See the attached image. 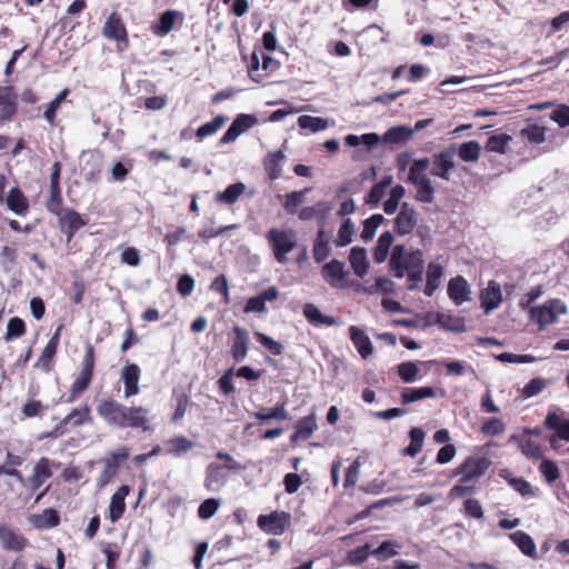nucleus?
<instances>
[{"label": "nucleus", "instance_id": "864d4df0", "mask_svg": "<svg viewBox=\"0 0 569 569\" xmlns=\"http://www.w3.org/2000/svg\"><path fill=\"white\" fill-rule=\"evenodd\" d=\"M226 120H227L226 117L217 116L211 121L206 122L204 124L200 126L197 129L196 136L199 139H204V138H207L209 136L214 134L217 131H219L222 128V126L224 124Z\"/></svg>", "mask_w": 569, "mask_h": 569}, {"label": "nucleus", "instance_id": "6e6d98bb", "mask_svg": "<svg viewBox=\"0 0 569 569\" xmlns=\"http://www.w3.org/2000/svg\"><path fill=\"white\" fill-rule=\"evenodd\" d=\"M355 234V224L350 219H346L340 226L338 238L335 241L337 247H346L352 242Z\"/></svg>", "mask_w": 569, "mask_h": 569}, {"label": "nucleus", "instance_id": "3c124183", "mask_svg": "<svg viewBox=\"0 0 569 569\" xmlns=\"http://www.w3.org/2000/svg\"><path fill=\"white\" fill-rule=\"evenodd\" d=\"M409 436L411 439L410 445L405 449V453L415 457L418 452H420L423 440H425V431L421 428L413 427L409 431Z\"/></svg>", "mask_w": 569, "mask_h": 569}, {"label": "nucleus", "instance_id": "37998d69", "mask_svg": "<svg viewBox=\"0 0 569 569\" xmlns=\"http://www.w3.org/2000/svg\"><path fill=\"white\" fill-rule=\"evenodd\" d=\"M246 187L242 182H237L228 186L223 191L216 194V200L224 204H233L238 201L239 197L243 193Z\"/></svg>", "mask_w": 569, "mask_h": 569}, {"label": "nucleus", "instance_id": "e2e57ef3", "mask_svg": "<svg viewBox=\"0 0 569 569\" xmlns=\"http://www.w3.org/2000/svg\"><path fill=\"white\" fill-rule=\"evenodd\" d=\"M26 332L24 321L18 317L11 318L7 323V332L4 336L6 341H10L14 338H20Z\"/></svg>", "mask_w": 569, "mask_h": 569}, {"label": "nucleus", "instance_id": "bb28decb", "mask_svg": "<svg viewBox=\"0 0 569 569\" xmlns=\"http://www.w3.org/2000/svg\"><path fill=\"white\" fill-rule=\"evenodd\" d=\"M102 159L99 153L89 152L84 154V162L82 166V174L84 179L89 182H94L99 180V174L101 172Z\"/></svg>", "mask_w": 569, "mask_h": 569}, {"label": "nucleus", "instance_id": "c03bdc74", "mask_svg": "<svg viewBox=\"0 0 569 569\" xmlns=\"http://www.w3.org/2000/svg\"><path fill=\"white\" fill-rule=\"evenodd\" d=\"M419 367L415 361H405L397 366V372L401 381L405 383H412L419 378Z\"/></svg>", "mask_w": 569, "mask_h": 569}, {"label": "nucleus", "instance_id": "8fccbe9b", "mask_svg": "<svg viewBox=\"0 0 569 569\" xmlns=\"http://www.w3.org/2000/svg\"><path fill=\"white\" fill-rule=\"evenodd\" d=\"M385 221L382 214H372L370 218L363 221V228L361 231V239L365 242L371 241L377 232L378 227Z\"/></svg>", "mask_w": 569, "mask_h": 569}, {"label": "nucleus", "instance_id": "49530a36", "mask_svg": "<svg viewBox=\"0 0 569 569\" xmlns=\"http://www.w3.org/2000/svg\"><path fill=\"white\" fill-rule=\"evenodd\" d=\"M406 194V189L401 184H397L391 188L389 198L383 203V211L387 214H392L397 211L401 199Z\"/></svg>", "mask_w": 569, "mask_h": 569}, {"label": "nucleus", "instance_id": "de8ad7c7", "mask_svg": "<svg viewBox=\"0 0 569 569\" xmlns=\"http://www.w3.org/2000/svg\"><path fill=\"white\" fill-rule=\"evenodd\" d=\"M168 445L170 448L167 453L180 457L193 448V442L184 436H177L169 439Z\"/></svg>", "mask_w": 569, "mask_h": 569}, {"label": "nucleus", "instance_id": "4468645a", "mask_svg": "<svg viewBox=\"0 0 569 569\" xmlns=\"http://www.w3.org/2000/svg\"><path fill=\"white\" fill-rule=\"evenodd\" d=\"M90 421H91V410L87 405H84L83 407L76 408L70 413H68L61 420L60 425L53 429L51 435L54 437H59L63 433L64 426L71 425L72 427H80Z\"/></svg>", "mask_w": 569, "mask_h": 569}, {"label": "nucleus", "instance_id": "a19ab883", "mask_svg": "<svg viewBox=\"0 0 569 569\" xmlns=\"http://www.w3.org/2000/svg\"><path fill=\"white\" fill-rule=\"evenodd\" d=\"M330 251L329 236L323 229H320L313 244V258L317 262H321L329 257Z\"/></svg>", "mask_w": 569, "mask_h": 569}, {"label": "nucleus", "instance_id": "cd10ccee", "mask_svg": "<svg viewBox=\"0 0 569 569\" xmlns=\"http://www.w3.org/2000/svg\"><path fill=\"white\" fill-rule=\"evenodd\" d=\"M443 276V267L437 262H429L426 272V287L425 295L431 297L441 284V278Z\"/></svg>", "mask_w": 569, "mask_h": 569}, {"label": "nucleus", "instance_id": "9b49d317", "mask_svg": "<svg viewBox=\"0 0 569 569\" xmlns=\"http://www.w3.org/2000/svg\"><path fill=\"white\" fill-rule=\"evenodd\" d=\"M447 293L456 306H461L470 300L471 289L462 276H457L449 280Z\"/></svg>", "mask_w": 569, "mask_h": 569}, {"label": "nucleus", "instance_id": "1a4fd4ad", "mask_svg": "<svg viewBox=\"0 0 569 569\" xmlns=\"http://www.w3.org/2000/svg\"><path fill=\"white\" fill-rule=\"evenodd\" d=\"M258 526L264 532L282 535L290 525V515L284 511H273L258 517Z\"/></svg>", "mask_w": 569, "mask_h": 569}, {"label": "nucleus", "instance_id": "4be33fe9", "mask_svg": "<svg viewBox=\"0 0 569 569\" xmlns=\"http://www.w3.org/2000/svg\"><path fill=\"white\" fill-rule=\"evenodd\" d=\"M349 333L353 346L363 359H367L372 355L373 347L371 340L362 329L358 328L357 326H351L349 328Z\"/></svg>", "mask_w": 569, "mask_h": 569}, {"label": "nucleus", "instance_id": "aec40b11", "mask_svg": "<svg viewBox=\"0 0 569 569\" xmlns=\"http://www.w3.org/2000/svg\"><path fill=\"white\" fill-rule=\"evenodd\" d=\"M233 332L234 339L232 341L230 352L236 361H242L247 357L249 350V333L240 326H234Z\"/></svg>", "mask_w": 569, "mask_h": 569}, {"label": "nucleus", "instance_id": "5701e85b", "mask_svg": "<svg viewBox=\"0 0 569 569\" xmlns=\"http://www.w3.org/2000/svg\"><path fill=\"white\" fill-rule=\"evenodd\" d=\"M51 461L42 457L33 467L32 476L29 478L30 489L36 491L39 489L49 478L52 477L50 469Z\"/></svg>", "mask_w": 569, "mask_h": 569}, {"label": "nucleus", "instance_id": "6e6552de", "mask_svg": "<svg viewBox=\"0 0 569 569\" xmlns=\"http://www.w3.org/2000/svg\"><path fill=\"white\" fill-rule=\"evenodd\" d=\"M124 408V405L113 399H103L98 403L97 412L107 425L120 428L123 422Z\"/></svg>", "mask_w": 569, "mask_h": 569}, {"label": "nucleus", "instance_id": "79ce46f5", "mask_svg": "<svg viewBox=\"0 0 569 569\" xmlns=\"http://www.w3.org/2000/svg\"><path fill=\"white\" fill-rule=\"evenodd\" d=\"M253 417L260 422H269L270 420H287L289 413L286 409V402L277 403L269 412L260 410L253 413Z\"/></svg>", "mask_w": 569, "mask_h": 569}, {"label": "nucleus", "instance_id": "69168bd1", "mask_svg": "<svg viewBox=\"0 0 569 569\" xmlns=\"http://www.w3.org/2000/svg\"><path fill=\"white\" fill-rule=\"evenodd\" d=\"M47 209L56 216H60L63 211L60 187H50V197L47 202Z\"/></svg>", "mask_w": 569, "mask_h": 569}, {"label": "nucleus", "instance_id": "680f3d73", "mask_svg": "<svg viewBox=\"0 0 569 569\" xmlns=\"http://www.w3.org/2000/svg\"><path fill=\"white\" fill-rule=\"evenodd\" d=\"M548 386V381L543 378L537 377L531 379L521 390V396L525 399H529L531 397L540 393Z\"/></svg>", "mask_w": 569, "mask_h": 569}, {"label": "nucleus", "instance_id": "39448f33", "mask_svg": "<svg viewBox=\"0 0 569 569\" xmlns=\"http://www.w3.org/2000/svg\"><path fill=\"white\" fill-rule=\"evenodd\" d=\"M455 144H451L448 148L435 153L430 159V161L432 162L430 174L449 181L450 172L455 168Z\"/></svg>", "mask_w": 569, "mask_h": 569}, {"label": "nucleus", "instance_id": "dca6fc26", "mask_svg": "<svg viewBox=\"0 0 569 569\" xmlns=\"http://www.w3.org/2000/svg\"><path fill=\"white\" fill-rule=\"evenodd\" d=\"M321 274L331 287L341 288L342 281L348 272L345 270L343 262L338 259H332L322 267Z\"/></svg>", "mask_w": 569, "mask_h": 569}, {"label": "nucleus", "instance_id": "9d476101", "mask_svg": "<svg viewBox=\"0 0 569 569\" xmlns=\"http://www.w3.org/2000/svg\"><path fill=\"white\" fill-rule=\"evenodd\" d=\"M149 410L144 407H127L124 408L123 422L120 429L132 428L148 431L149 428Z\"/></svg>", "mask_w": 569, "mask_h": 569}, {"label": "nucleus", "instance_id": "f8f14e48", "mask_svg": "<svg viewBox=\"0 0 569 569\" xmlns=\"http://www.w3.org/2000/svg\"><path fill=\"white\" fill-rule=\"evenodd\" d=\"M59 222L68 241H71L76 232L87 224V221L79 212L73 209H67L61 212Z\"/></svg>", "mask_w": 569, "mask_h": 569}, {"label": "nucleus", "instance_id": "f03ea898", "mask_svg": "<svg viewBox=\"0 0 569 569\" xmlns=\"http://www.w3.org/2000/svg\"><path fill=\"white\" fill-rule=\"evenodd\" d=\"M267 240L276 260L279 263H286L287 254L291 252L297 244V232L293 229L271 228L267 233Z\"/></svg>", "mask_w": 569, "mask_h": 569}, {"label": "nucleus", "instance_id": "c85d7f7f", "mask_svg": "<svg viewBox=\"0 0 569 569\" xmlns=\"http://www.w3.org/2000/svg\"><path fill=\"white\" fill-rule=\"evenodd\" d=\"M4 200L9 210L18 216H24L29 209L28 199L18 187L11 188Z\"/></svg>", "mask_w": 569, "mask_h": 569}, {"label": "nucleus", "instance_id": "f257e3e1", "mask_svg": "<svg viewBox=\"0 0 569 569\" xmlns=\"http://www.w3.org/2000/svg\"><path fill=\"white\" fill-rule=\"evenodd\" d=\"M430 163L428 157L415 159L408 170L407 181L416 188L415 199L418 202L432 203L435 201V187L426 172Z\"/></svg>", "mask_w": 569, "mask_h": 569}, {"label": "nucleus", "instance_id": "4d7b16f0", "mask_svg": "<svg viewBox=\"0 0 569 569\" xmlns=\"http://www.w3.org/2000/svg\"><path fill=\"white\" fill-rule=\"evenodd\" d=\"M510 141L511 137L509 134H495L488 139L486 149L491 152L506 153V148Z\"/></svg>", "mask_w": 569, "mask_h": 569}, {"label": "nucleus", "instance_id": "4c0bfd02", "mask_svg": "<svg viewBox=\"0 0 569 569\" xmlns=\"http://www.w3.org/2000/svg\"><path fill=\"white\" fill-rule=\"evenodd\" d=\"M435 396V389L429 386L419 388H406L400 395V400L402 405H408L423 399L433 398Z\"/></svg>", "mask_w": 569, "mask_h": 569}, {"label": "nucleus", "instance_id": "393cba45", "mask_svg": "<svg viewBox=\"0 0 569 569\" xmlns=\"http://www.w3.org/2000/svg\"><path fill=\"white\" fill-rule=\"evenodd\" d=\"M129 492V486L123 485L112 495L109 505V518L111 522H116L122 517L126 509L124 499Z\"/></svg>", "mask_w": 569, "mask_h": 569}, {"label": "nucleus", "instance_id": "0eeeda50", "mask_svg": "<svg viewBox=\"0 0 569 569\" xmlns=\"http://www.w3.org/2000/svg\"><path fill=\"white\" fill-rule=\"evenodd\" d=\"M490 466V461L485 457H469L457 469L456 475L461 476V482L467 483L479 479Z\"/></svg>", "mask_w": 569, "mask_h": 569}, {"label": "nucleus", "instance_id": "603ef678", "mask_svg": "<svg viewBox=\"0 0 569 569\" xmlns=\"http://www.w3.org/2000/svg\"><path fill=\"white\" fill-rule=\"evenodd\" d=\"M519 448L527 458L540 460L543 457L542 449L540 445L530 439V438H523L519 441Z\"/></svg>", "mask_w": 569, "mask_h": 569}, {"label": "nucleus", "instance_id": "774afa93", "mask_svg": "<svg viewBox=\"0 0 569 569\" xmlns=\"http://www.w3.org/2000/svg\"><path fill=\"white\" fill-rule=\"evenodd\" d=\"M506 426L499 418H490L481 426V432L487 436H498L505 432Z\"/></svg>", "mask_w": 569, "mask_h": 569}, {"label": "nucleus", "instance_id": "c756f323", "mask_svg": "<svg viewBox=\"0 0 569 569\" xmlns=\"http://www.w3.org/2000/svg\"><path fill=\"white\" fill-rule=\"evenodd\" d=\"M59 335L60 328L57 329L56 333L51 337V339L46 345L44 349L40 358L38 359L36 367L41 368L44 372H49L52 367V359L57 352V348L59 345Z\"/></svg>", "mask_w": 569, "mask_h": 569}, {"label": "nucleus", "instance_id": "7c9ffc66", "mask_svg": "<svg viewBox=\"0 0 569 569\" xmlns=\"http://www.w3.org/2000/svg\"><path fill=\"white\" fill-rule=\"evenodd\" d=\"M317 428L316 415L312 412L297 422L296 431L291 436V441L297 442L299 440L309 439Z\"/></svg>", "mask_w": 569, "mask_h": 569}, {"label": "nucleus", "instance_id": "e433bc0d", "mask_svg": "<svg viewBox=\"0 0 569 569\" xmlns=\"http://www.w3.org/2000/svg\"><path fill=\"white\" fill-rule=\"evenodd\" d=\"M284 159L282 150L270 152L263 160V168L271 180H277L281 176V162Z\"/></svg>", "mask_w": 569, "mask_h": 569}, {"label": "nucleus", "instance_id": "423d86ee", "mask_svg": "<svg viewBox=\"0 0 569 569\" xmlns=\"http://www.w3.org/2000/svg\"><path fill=\"white\" fill-rule=\"evenodd\" d=\"M129 449L120 447L117 451L110 452L104 460V468L99 476V487L107 486L117 475L120 463L128 459Z\"/></svg>", "mask_w": 569, "mask_h": 569}, {"label": "nucleus", "instance_id": "412c9836", "mask_svg": "<svg viewBox=\"0 0 569 569\" xmlns=\"http://www.w3.org/2000/svg\"><path fill=\"white\" fill-rule=\"evenodd\" d=\"M303 316L310 325L313 327H332L338 326L339 321L337 318L323 315L320 309L313 303H306L303 306Z\"/></svg>", "mask_w": 569, "mask_h": 569}, {"label": "nucleus", "instance_id": "473e14b6", "mask_svg": "<svg viewBox=\"0 0 569 569\" xmlns=\"http://www.w3.org/2000/svg\"><path fill=\"white\" fill-rule=\"evenodd\" d=\"M509 538L525 556L537 559L536 543L528 533L519 530L510 533Z\"/></svg>", "mask_w": 569, "mask_h": 569}, {"label": "nucleus", "instance_id": "6ab92c4d", "mask_svg": "<svg viewBox=\"0 0 569 569\" xmlns=\"http://www.w3.org/2000/svg\"><path fill=\"white\" fill-rule=\"evenodd\" d=\"M121 379L124 383V398L139 393L140 368L134 363H128L122 368Z\"/></svg>", "mask_w": 569, "mask_h": 569}, {"label": "nucleus", "instance_id": "b1692460", "mask_svg": "<svg viewBox=\"0 0 569 569\" xmlns=\"http://www.w3.org/2000/svg\"><path fill=\"white\" fill-rule=\"evenodd\" d=\"M415 133V130H411L410 127L407 126H395L389 128L383 136H381L382 143L399 146L408 142Z\"/></svg>", "mask_w": 569, "mask_h": 569}, {"label": "nucleus", "instance_id": "f3484780", "mask_svg": "<svg viewBox=\"0 0 569 569\" xmlns=\"http://www.w3.org/2000/svg\"><path fill=\"white\" fill-rule=\"evenodd\" d=\"M279 296V291L276 287H269L256 297H251L247 300L244 306V312H266V303L276 300Z\"/></svg>", "mask_w": 569, "mask_h": 569}, {"label": "nucleus", "instance_id": "a18cd8bd", "mask_svg": "<svg viewBox=\"0 0 569 569\" xmlns=\"http://www.w3.org/2000/svg\"><path fill=\"white\" fill-rule=\"evenodd\" d=\"M520 136L530 143L539 144L546 139V129L542 126L531 123L520 130Z\"/></svg>", "mask_w": 569, "mask_h": 569}, {"label": "nucleus", "instance_id": "a211bd4d", "mask_svg": "<svg viewBox=\"0 0 569 569\" xmlns=\"http://www.w3.org/2000/svg\"><path fill=\"white\" fill-rule=\"evenodd\" d=\"M480 301L487 315L497 309L502 301L500 284L497 281H490L488 287L481 291Z\"/></svg>", "mask_w": 569, "mask_h": 569}, {"label": "nucleus", "instance_id": "052dcab7", "mask_svg": "<svg viewBox=\"0 0 569 569\" xmlns=\"http://www.w3.org/2000/svg\"><path fill=\"white\" fill-rule=\"evenodd\" d=\"M329 210H330V208L328 207V204L326 202H319L316 206L302 208L299 212V219L306 221V220H310L313 217L320 214L321 220H323L325 217L327 216V213L329 212Z\"/></svg>", "mask_w": 569, "mask_h": 569}, {"label": "nucleus", "instance_id": "2f4dec72", "mask_svg": "<svg viewBox=\"0 0 569 569\" xmlns=\"http://www.w3.org/2000/svg\"><path fill=\"white\" fill-rule=\"evenodd\" d=\"M349 261L356 276L363 278L369 269V260L365 248L353 247L350 250Z\"/></svg>", "mask_w": 569, "mask_h": 569}, {"label": "nucleus", "instance_id": "13d9d810", "mask_svg": "<svg viewBox=\"0 0 569 569\" xmlns=\"http://www.w3.org/2000/svg\"><path fill=\"white\" fill-rule=\"evenodd\" d=\"M310 188H306L300 191H292L286 194L283 203L284 209L289 213H295L297 208L302 204L306 193L310 192Z\"/></svg>", "mask_w": 569, "mask_h": 569}, {"label": "nucleus", "instance_id": "2eb2a0df", "mask_svg": "<svg viewBox=\"0 0 569 569\" xmlns=\"http://www.w3.org/2000/svg\"><path fill=\"white\" fill-rule=\"evenodd\" d=\"M102 34L109 40L128 43L126 26L117 13H111L108 17L102 28Z\"/></svg>", "mask_w": 569, "mask_h": 569}, {"label": "nucleus", "instance_id": "72a5a7b5", "mask_svg": "<svg viewBox=\"0 0 569 569\" xmlns=\"http://www.w3.org/2000/svg\"><path fill=\"white\" fill-rule=\"evenodd\" d=\"M178 18H182V13L174 10L162 12L158 23L152 26V32L159 37L167 36L173 29V24Z\"/></svg>", "mask_w": 569, "mask_h": 569}, {"label": "nucleus", "instance_id": "0e129e2a", "mask_svg": "<svg viewBox=\"0 0 569 569\" xmlns=\"http://www.w3.org/2000/svg\"><path fill=\"white\" fill-rule=\"evenodd\" d=\"M69 91L68 89H64L62 90L61 92H59L56 98L49 102V104L47 106V109L43 113V117L44 119L50 123V124H53L54 123V119H56V112L58 110V108L60 107V104L62 103V101H64V99L67 98Z\"/></svg>", "mask_w": 569, "mask_h": 569}, {"label": "nucleus", "instance_id": "bf43d9fd", "mask_svg": "<svg viewBox=\"0 0 569 569\" xmlns=\"http://www.w3.org/2000/svg\"><path fill=\"white\" fill-rule=\"evenodd\" d=\"M399 545L395 541H383L378 548L371 551V555L378 560L389 559L399 552Z\"/></svg>", "mask_w": 569, "mask_h": 569}, {"label": "nucleus", "instance_id": "f704fd0d", "mask_svg": "<svg viewBox=\"0 0 569 569\" xmlns=\"http://www.w3.org/2000/svg\"><path fill=\"white\" fill-rule=\"evenodd\" d=\"M226 482V475L222 467L217 463H210L206 470L204 487L209 491L219 490Z\"/></svg>", "mask_w": 569, "mask_h": 569}, {"label": "nucleus", "instance_id": "338daca9", "mask_svg": "<svg viewBox=\"0 0 569 569\" xmlns=\"http://www.w3.org/2000/svg\"><path fill=\"white\" fill-rule=\"evenodd\" d=\"M219 506V500L214 498L204 500L198 508V517L203 520L210 519L218 511Z\"/></svg>", "mask_w": 569, "mask_h": 569}, {"label": "nucleus", "instance_id": "20e7f679", "mask_svg": "<svg viewBox=\"0 0 569 569\" xmlns=\"http://www.w3.org/2000/svg\"><path fill=\"white\" fill-rule=\"evenodd\" d=\"M567 312L565 302L559 299H551L540 307L530 308V320L536 321L540 329L555 323L560 315Z\"/></svg>", "mask_w": 569, "mask_h": 569}, {"label": "nucleus", "instance_id": "5fc2aeb1", "mask_svg": "<svg viewBox=\"0 0 569 569\" xmlns=\"http://www.w3.org/2000/svg\"><path fill=\"white\" fill-rule=\"evenodd\" d=\"M508 483L523 498L537 497L539 493L538 488L532 487L530 482L522 478H510Z\"/></svg>", "mask_w": 569, "mask_h": 569}, {"label": "nucleus", "instance_id": "c9c22d12", "mask_svg": "<svg viewBox=\"0 0 569 569\" xmlns=\"http://www.w3.org/2000/svg\"><path fill=\"white\" fill-rule=\"evenodd\" d=\"M545 426L549 430H556L560 439L569 441V420L561 419L555 411H550L546 416Z\"/></svg>", "mask_w": 569, "mask_h": 569}, {"label": "nucleus", "instance_id": "a878e982", "mask_svg": "<svg viewBox=\"0 0 569 569\" xmlns=\"http://www.w3.org/2000/svg\"><path fill=\"white\" fill-rule=\"evenodd\" d=\"M0 540L7 550L21 551L27 546V539L22 535L6 526H0Z\"/></svg>", "mask_w": 569, "mask_h": 569}, {"label": "nucleus", "instance_id": "58836bf2", "mask_svg": "<svg viewBox=\"0 0 569 569\" xmlns=\"http://www.w3.org/2000/svg\"><path fill=\"white\" fill-rule=\"evenodd\" d=\"M456 154L465 162H476L481 154V146L476 140L463 142L456 147Z\"/></svg>", "mask_w": 569, "mask_h": 569}, {"label": "nucleus", "instance_id": "ddd939ff", "mask_svg": "<svg viewBox=\"0 0 569 569\" xmlns=\"http://www.w3.org/2000/svg\"><path fill=\"white\" fill-rule=\"evenodd\" d=\"M396 231L405 236L413 231L417 226V211L408 202L402 203L398 216L395 219Z\"/></svg>", "mask_w": 569, "mask_h": 569}, {"label": "nucleus", "instance_id": "ea45409f", "mask_svg": "<svg viewBox=\"0 0 569 569\" xmlns=\"http://www.w3.org/2000/svg\"><path fill=\"white\" fill-rule=\"evenodd\" d=\"M393 240L395 237L390 231H385L383 233L380 234L373 249L375 262L382 263L386 261Z\"/></svg>", "mask_w": 569, "mask_h": 569}, {"label": "nucleus", "instance_id": "7ed1b4c3", "mask_svg": "<svg viewBox=\"0 0 569 569\" xmlns=\"http://www.w3.org/2000/svg\"><path fill=\"white\" fill-rule=\"evenodd\" d=\"M94 368V349L92 345L87 343L86 353L82 361V368L79 376L73 381L70 395L67 399L68 402H73L78 395L83 392L90 386Z\"/></svg>", "mask_w": 569, "mask_h": 569}, {"label": "nucleus", "instance_id": "09e8293b", "mask_svg": "<svg viewBox=\"0 0 569 569\" xmlns=\"http://www.w3.org/2000/svg\"><path fill=\"white\" fill-rule=\"evenodd\" d=\"M298 124L301 129L310 130L311 132L326 130L329 126L328 120L307 114L298 118Z\"/></svg>", "mask_w": 569, "mask_h": 569}]
</instances>
